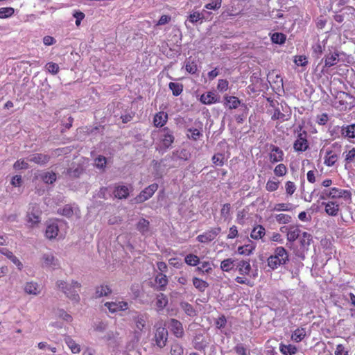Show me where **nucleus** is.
Here are the masks:
<instances>
[{
  "label": "nucleus",
  "instance_id": "52",
  "mask_svg": "<svg viewBox=\"0 0 355 355\" xmlns=\"http://www.w3.org/2000/svg\"><path fill=\"white\" fill-rule=\"evenodd\" d=\"M293 209V205L291 203H277L275 205L273 210L277 211H290Z\"/></svg>",
  "mask_w": 355,
  "mask_h": 355
},
{
  "label": "nucleus",
  "instance_id": "23",
  "mask_svg": "<svg viewBox=\"0 0 355 355\" xmlns=\"http://www.w3.org/2000/svg\"><path fill=\"white\" fill-rule=\"evenodd\" d=\"M241 105V101L234 96H226L224 97V105L230 110L236 109Z\"/></svg>",
  "mask_w": 355,
  "mask_h": 355
},
{
  "label": "nucleus",
  "instance_id": "11",
  "mask_svg": "<svg viewBox=\"0 0 355 355\" xmlns=\"http://www.w3.org/2000/svg\"><path fill=\"white\" fill-rule=\"evenodd\" d=\"M329 195L332 200L343 198L349 203L352 202V193L349 190L332 187L329 189Z\"/></svg>",
  "mask_w": 355,
  "mask_h": 355
},
{
  "label": "nucleus",
  "instance_id": "63",
  "mask_svg": "<svg viewBox=\"0 0 355 355\" xmlns=\"http://www.w3.org/2000/svg\"><path fill=\"white\" fill-rule=\"evenodd\" d=\"M228 85H229V83L227 80L220 79L218 81L217 89L221 92H225L228 89Z\"/></svg>",
  "mask_w": 355,
  "mask_h": 355
},
{
  "label": "nucleus",
  "instance_id": "43",
  "mask_svg": "<svg viewBox=\"0 0 355 355\" xmlns=\"http://www.w3.org/2000/svg\"><path fill=\"white\" fill-rule=\"evenodd\" d=\"M169 89L172 91L173 95L178 96L183 92V85L178 83L171 82L168 84Z\"/></svg>",
  "mask_w": 355,
  "mask_h": 355
},
{
  "label": "nucleus",
  "instance_id": "28",
  "mask_svg": "<svg viewBox=\"0 0 355 355\" xmlns=\"http://www.w3.org/2000/svg\"><path fill=\"white\" fill-rule=\"evenodd\" d=\"M298 239L300 248L304 250L306 249L311 244V241H312V236L309 233L306 232H303L300 234Z\"/></svg>",
  "mask_w": 355,
  "mask_h": 355
},
{
  "label": "nucleus",
  "instance_id": "35",
  "mask_svg": "<svg viewBox=\"0 0 355 355\" xmlns=\"http://www.w3.org/2000/svg\"><path fill=\"white\" fill-rule=\"evenodd\" d=\"M192 282L193 286L198 291L202 293L204 292L209 286V284L206 281L198 277H193Z\"/></svg>",
  "mask_w": 355,
  "mask_h": 355
},
{
  "label": "nucleus",
  "instance_id": "41",
  "mask_svg": "<svg viewBox=\"0 0 355 355\" xmlns=\"http://www.w3.org/2000/svg\"><path fill=\"white\" fill-rule=\"evenodd\" d=\"M342 135L345 137L355 138V124H351L345 127H343Z\"/></svg>",
  "mask_w": 355,
  "mask_h": 355
},
{
  "label": "nucleus",
  "instance_id": "3",
  "mask_svg": "<svg viewBox=\"0 0 355 355\" xmlns=\"http://www.w3.org/2000/svg\"><path fill=\"white\" fill-rule=\"evenodd\" d=\"M354 106L355 98L353 96L345 92H339L337 93L334 102V107L336 110L339 111H346L351 110Z\"/></svg>",
  "mask_w": 355,
  "mask_h": 355
},
{
  "label": "nucleus",
  "instance_id": "64",
  "mask_svg": "<svg viewBox=\"0 0 355 355\" xmlns=\"http://www.w3.org/2000/svg\"><path fill=\"white\" fill-rule=\"evenodd\" d=\"M334 354L335 355H349V351L346 349L343 345L338 344L336 345Z\"/></svg>",
  "mask_w": 355,
  "mask_h": 355
},
{
  "label": "nucleus",
  "instance_id": "15",
  "mask_svg": "<svg viewBox=\"0 0 355 355\" xmlns=\"http://www.w3.org/2000/svg\"><path fill=\"white\" fill-rule=\"evenodd\" d=\"M324 61V68H329L337 64L339 61V53L336 50L330 51L326 54L323 58Z\"/></svg>",
  "mask_w": 355,
  "mask_h": 355
},
{
  "label": "nucleus",
  "instance_id": "17",
  "mask_svg": "<svg viewBox=\"0 0 355 355\" xmlns=\"http://www.w3.org/2000/svg\"><path fill=\"white\" fill-rule=\"evenodd\" d=\"M162 132L164 133L162 139V144L166 148H168L174 142L175 137L171 130L167 127L164 128Z\"/></svg>",
  "mask_w": 355,
  "mask_h": 355
},
{
  "label": "nucleus",
  "instance_id": "4",
  "mask_svg": "<svg viewBox=\"0 0 355 355\" xmlns=\"http://www.w3.org/2000/svg\"><path fill=\"white\" fill-rule=\"evenodd\" d=\"M58 288H61L64 294L71 300L78 302L80 297L77 289H80V284L78 282H73L69 285L63 281H59L57 283Z\"/></svg>",
  "mask_w": 355,
  "mask_h": 355
},
{
  "label": "nucleus",
  "instance_id": "54",
  "mask_svg": "<svg viewBox=\"0 0 355 355\" xmlns=\"http://www.w3.org/2000/svg\"><path fill=\"white\" fill-rule=\"evenodd\" d=\"M15 9L12 7H5L0 8V19L8 18L13 15Z\"/></svg>",
  "mask_w": 355,
  "mask_h": 355
},
{
  "label": "nucleus",
  "instance_id": "49",
  "mask_svg": "<svg viewBox=\"0 0 355 355\" xmlns=\"http://www.w3.org/2000/svg\"><path fill=\"white\" fill-rule=\"evenodd\" d=\"M275 220L279 224H288L291 221V216L286 214H278L275 216Z\"/></svg>",
  "mask_w": 355,
  "mask_h": 355
},
{
  "label": "nucleus",
  "instance_id": "31",
  "mask_svg": "<svg viewBox=\"0 0 355 355\" xmlns=\"http://www.w3.org/2000/svg\"><path fill=\"white\" fill-rule=\"evenodd\" d=\"M64 342L73 354H78L80 352V345L76 343L70 336H66L64 338Z\"/></svg>",
  "mask_w": 355,
  "mask_h": 355
},
{
  "label": "nucleus",
  "instance_id": "47",
  "mask_svg": "<svg viewBox=\"0 0 355 355\" xmlns=\"http://www.w3.org/2000/svg\"><path fill=\"white\" fill-rule=\"evenodd\" d=\"M185 263L191 266H196L200 263L199 257L193 254H189L184 258Z\"/></svg>",
  "mask_w": 355,
  "mask_h": 355
},
{
  "label": "nucleus",
  "instance_id": "26",
  "mask_svg": "<svg viewBox=\"0 0 355 355\" xmlns=\"http://www.w3.org/2000/svg\"><path fill=\"white\" fill-rule=\"evenodd\" d=\"M256 245L250 241V243L238 248V253L241 255L249 256L253 253Z\"/></svg>",
  "mask_w": 355,
  "mask_h": 355
},
{
  "label": "nucleus",
  "instance_id": "50",
  "mask_svg": "<svg viewBox=\"0 0 355 355\" xmlns=\"http://www.w3.org/2000/svg\"><path fill=\"white\" fill-rule=\"evenodd\" d=\"M185 69L188 73L191 74L196 73L198 71V65L196 61L191 60H187L185 64Z\"/></svg>",
  "mask_w": 355,
  "mask_h": 355
},
{
  "label": "nucleus",
  "instance_id": "37",
  "mask_svg": "<svg viewBox=\"0 0 355 355\" xmlns=\"http://www.w3.org/2000/svg\"><path fill=\"white\" fill-rule=\"evenodd\" d=\"M40 176L41 180L46 184H53L56 181L57 179L55 173L53 171L44 172L40 174Z\"/></svg>",
  "mask_w": 355,
  "mask_h": 355
},
{
  "label": "nucleus",
  "instance_id": "61",
  "mask_svg": "<svg viewBox=\"0 0 355 355\" xmlns=\"http://www.w3.org/2000/svg\"><path fill=\"white\" fill-rule=\"evenodd\" d=\"M231 212V205L230 203H225L223 205L220 209V215L225 219L230 217Z\"/></svg>",
  "mask_w": 355,
  "mask_h": 355
},
{
  "label": "nucleus",
  "instance_id": "14",
  "mask_svg": "<svg viewBox=\"0 0 355 355\" xmlns=\"http://www.w3.org/2000/svg\"><path fill=\"white\" fill-rule=\"evenodd\" d=\"M110 312L116 313L121 311H125L128 309V304L125 301L107 302L105 304Z\"/></svg>",
  "mask_w": 355,
  "mask_h": 355
},
{
  "label": "nucleus",
  "instance_id": "56",
  "mask_svg": "<svg viewBox=\"0 0 355 355\" xmlns=\"http://www.w3.org/2000/svg\"><path fill=\"white\" fill-rule=\"evenodd\" d=\"M170 352L171 355H183L184 349L180 344L174 343L171 345Z\"/></svg>",
  "mask_w": 355,
  "mask_h": 355
},
{
  "label": "nucleus",
  "instance_id": "5",
  "mask_svg": "<svg viewBox=\"0 0 355 355\" xmlns=\"http://www.w3.org/2000/svg\"><path fill=\"white\" fill-rule=\"evenodd\" d=\"M297 136L293 144V148L297 152H304L309 148V142L307 140V132L302 130V126L300 125L297 130Z\"/></svg>",
  "mask_w": 355,
  "mask_h": 355
},
{
  "label": "nucleus",
  "instance_id": "57",
  "mask_svg": "<svg viewBox=\"0 0 355 355\" xmlns=\"http://www.w3.org/2000/svg\"><path fill=\"white\" fill-rule=\"evenodd\" d=\"M279 186V181H275L273 180H268L266 184V189L269 192H273L278 189Z\"/></svg>",
  "mask_w": 355,
  "mask_h": 355
},
{
  "label": "nucleus",
  "instance_id": "38",
  "mask_svg": "<svg viewBox=\"0 0 355 355\" xmlns=\"http://www.w3.org/2000/svg\"><path fill=\"white\" fill-rule=\"evenodd\" d=\"M137 330L135 334H140L146 327V320L144 316L138 315L135 318Z\"/></svg>",
  "mask_w": 355,
  "mask_h": 355
},
{
  "label": "nucleus",
  "instance_id": "13",
  "mask_svg": "<svg viewBox=\"0 0 355 355\" xmlns=\"http://www.w3.org/2000/svg\"><path fill=\"white\" fill-rule=\"evenodd\" d=\"M339 153L340 151L336 152L333 149L327 148L324 157V164L328 167L333 166L338 159Z\"/></svg>",
  "mask_w": 355,
  "mask_h": 355
},
{
  "label": "nucleus",
  "instance_id": "8",
  "mask_svg": "<svg viewBox=\"0 0 355 355\" xmlns=\"http://www.w3.org/2000/svg\"><path fill=\"white\" fill-rule=\"evenodd\" d=\"M221 228L220 227H216L214 228H211L207 231L205 232L202 234L198 235L196 237V240L202 243H207L214 241L218 235L220 233Z\"/></svg>",
  "mask_w": 355,
  "mask_h": 355
},
{
  "label": "nucleus",
  "instance_id": "55",
  "mask_svg": "<svg viewBox=\"0 0 355 355\" xmlns=\"http://www.w3.org/2000/svg\"><path fill=\"white\" fill-rule=\"evenodd\" d=\"M212 162L216 166H222L225 162V155L223 153H216L212 157Z\"/></svg>",
  "mask_w": 355,
  "mask_h": 355
},
{
  "label": "nucleus",
  "instance_id": "20",
  "mask_svg": "<svg viewBox=\"0 0 355 355\" xmlns=\"http://www.w3.org/2000/svg\"><path fill=\"white\" fill-rule=\"evenodd\" d=\"M200 101L204 105H211L218 103L220 99L214 92H208L200 96Z\"/></svg>",
  "mask_w": 355,
  "mask_h": 355
},
{
  "label": "nucleus",
  "instance_id": "60",
  "mask_svg": "<svg viewBox=\"0 0 355 355\" xmlns=\"http://www.w3.org/2000/svg\"><path fill=\"white\" fill-rule=\"evenodd\" d=\"M107 164V159L103 155H99L95 159V165L97 168L104 169Z\"/></svg>",
  "mask_w": 355,
  "mask_h": 355
},
{
  "label": "nucleus",
  "instance_id": "40",
  "mask_svg": "<svg viewBox=\"0 0 355 355\" xmlns=\"http://www.w3.org/2000/svg\"><path fill=\"white\" fill-rule=\"evenodd\" d=\"M40 211L37 209L35 211L34 209L33 211L28 214V222L31 223L32 225H36L40 221Z\"/></svg>",
  "mask_w": 355,
  "mask_h": 355
},
{
  "label": "nucleus",
  "instance_id": "10",
  "mask_svg": "<svg viewBox=\"0 0 355 355\" xmlns=\"http://www.w3.org/2000/svg\"><path fill=\"white\" fill-rule=\"evenodd\" d=\"M282 232H286V239L288 242L293 243L300 237L302 233L300 227L297 225H290L288 227L283 226L280 228Z\"/></svg>",
  "mask_w": 355,
  "mask_h": 355
},
{
  "label": "nucleus",
  "instance_id": "44",
  "mask_svg": "<svg viewBox=\"0 0 355 355\" xmlns=\"http://www.w3.org/2000/svg\"><path fill=\"white\" fill-rule=\"evenodd\" d=\"M288 168L284 164H278L274 168V175L277 177H284L286 175Z\"/></svg>",
  "mask_w": 355,
  "mask_h": 355
},
{
  "label": "nucleus",
  "instance_id": "62",
  "mask_svg": "<svg viewBox=\"0 0 355 355\" xmlns=\"http://www.w3.org/2000/svg\"><path fill=\"white\" fill-rule=\"evenodd\" d=\"M46 69L51 74L55 75L58 73L60 68L58 64L50 62L46 64Z\"/></svg>",
  "mask_w": 355,
  "mask_h": 355
},
{
  "label": "nucleus",
  "instance_id": "16",
  "mask_svg": "<svg viewBox=\"0 0 355 355\" xmlns=\"http://www.w3.org/2000/svg\"><path fill=\"white\" fill-rule=\"evenodd\" d=\"M169 328L177 338H182L184 335L182 324L176 319H171Z\"/></svg>",
  "mask_w": 355,
  "mask_h": 355
},
{
  "label": "nucleus",
  "instance_id": "24",
  "mask_svg": "<svg viewBox=\"0 0 355 355\" xmlns=\"http://www.w3.org/2000/svg\"><path fill=\"white\" fill-rule=\"evenodd\" d=\"M155 282L157 284V290L164 291L166 288L168 280L166 275L160 272L156 275Z\"/></svg>",
  "mask_w": 355,
  "mask_h": 355
},
{
  "label": "nucleus",
  "instance_id": "7",
  "mask_svg": "<svg viewBox=\"0 0 355 355\" xmlns=\"http://www.w3.org/2000/svg\"><path fill=\"white\" fill-rule=\"evenodd\" d=\"M158 189V184L153 183L143 189L134 199L137 204L142 203L150 199Z\"/></svg>",
  "mask_w": 355,
  "mask_h": 355
},
{
  "label": "nucleus",
  "instance_id": "27",
  "mask_svg": "<svg viewBox=\"0 0 355 355\" xmlns=\"http://www.w3.org/2000/svg\"><path fill=\"white\" fill-rule=\"evenodd\" d=\"M266 234V230L261 225H257L252 229L250 237L254 240L262 239Z\"/></svg>",
  "mask_w": 355,
  "mask_h": 355
},
{
  "label": "nucleus",
  "instance_id": "6",
  "mask_svg": "<svg viewBox=\"0 0 355 355\" xmlns=\"http://www.w3.org/2000/svg\"><path fill=\"white\" fill-rule=\"evenodd\" d=\"M155 327L154 340L157 347L163 348L166 345L168 340V331L162 322L156 324Z\"/></svg>",
  "mask_w": 355,
  "mask_h": 355
},
{
  "label": "nucleus",
  "instance_id": "33",
  "mask_svg": "<svg viewBox=\"0 0 355 355\" xmlns=\"http://www.w3.org/2000/svg\"><path fill=\"white\" fill-rule=\"evenodd\" d=\"M200 266H198L197 268H196V270L198 272H199L201 274H210L213 271V263L208 261H202L200 262Z\"/></svg>",
  "mask_w": 355,
  "mask_h": 355
},
{
  "label": "nucleus",
  "instance_id": "48",
  "mask_svg": "<svg viewBox=\"0 0 355 355\" xmlns=\"http://www.w3.org/2000/svg\"><path fill=\"white\" fill-rule=\"evenodd\" d=\"M271 119L273 121L279 120L281 123L284 122L288 119V118L282 113L279 108H276L274 110Z\"/></svg>",
  "mask_w": 355,
  "mask_h": 355
},
{
  "label": "nucleus",
  "instance_id": "46",
  "mask_svg": "<svg viewBox=\"0 0 355 355\" xmlns=\"http://www.w3.org/2000/svg\"><path fill=\"white\" fill-rule=\"evenodd\" d=\"M168 304V298L163 294L159 293L157 296L156 306L159 310H162Z\"/></svg>",
  "mask_w": 355,
  "mask_h": 355
},
{
  "label": "nucleus",
  "instance_id": "2",
  "mask_svg": "<svg viewBox=\"0 0 355 355\" xmlns=\"http://www.w3.org/2000/svg\"><path fill=\"white\" fill-rule=\"evenodd\" d=\"M289 261V255L288 251L282 246L277 247L271 254L267 259L268 266L275 270L281 266L286 264Z\"/></svg>",
  "mask_w": 355,
  "mask_h": 355
},
{
  "label": "nucleus",
  "instance_id": "42",
  "mask_svg": "<svg viewBox=\"0 0 355 355\" xmlns=\"http://www.w3.org/2000/svg\"><path fill=\"white\" fill-rule=\"evenodd\" d=\"M181 309L184 311V313L191 317H194L196 315V311L193 307L191 304L187 302H182L180 303Z\"/></svg>",
  "mask_w": 355,
  "mask_h": 355
},
{
  "label": "nucleus",
  "instance_id": "59",
  "mask_svg": "<svg viewBox=\"0 0 355 355\" xmlns=\"http://www.w3.org/2000/svg\"><path fill=\"white\" fill-rule=\"evenodd\" d=\"M203 15L199 12H193L189 16V20L192 24H196L198 21L203 19Z\"/></svg>",
  "mask_w": 355,
  "mask_h": 355
},
{
  "label": "nucleus",
  "instance_id": "36",
  "mask_svg": "<svg viewBox=\"0 0 355 355\" xmlns=\"http://www.w3.org/2000/svg\"><path fill=\"white\" fill-rule=\"evenodd\" d=\"M280 352L284 355H293L295 354L297 352V347L291 344L284 345L280 344L279 345Z\"/></svg>",
  "mask_w": 355,
  "mask_h": 355
},
{
  "label": "nucleus",
  "instance_id": "29",
  "mask_svg": "<svg viewBox=\"0 0 355 355\" xmlns=\"http://www.w3.org/2000/svg\"><path fill=\"white\" fill-rule=\"evenodd\" d=\"M0 253L5 255L9 259L17 268L21 270L22 268V263L21 261L13 254V253L8 249L3 248L0 249Z\"/></svg>",
  "mask_w": 355,
  "mask_h": 355
},
{
  "label": "nucleus",
  "instance_id": "9",
  "mask_svg": "<svg viewBox=\"0 0 355 355\" xmlns=\"http://www.w3.org/2000/svg\"><path fill=\"white\" fill-rule=\"evenodd\" d=\"M268 158L270 163L274 164L284 160V153L277 146L270 144L269 146Z\"/></svg>",
  "mask_w": 355,
  "mask_h": 355
},
{
  "label": "nucleus",
  "instance_id": "39",
  "mask_svg": "<svg viewBox=\"0 0 355 355\" xmlns=\"http://www.w3.org/2000/svg\"><path fill=\"white\" fill-rule=\"evenodd\" d=\"M58 214L67 218H71L74 214V209L71 205L67 204L63 208L59 209Z\"/></svg>",
  "mask_w": 355,
  "mask_h": 355
},
{
  "label": "nucleus",
  "instance_id": "22",
  "mask_svg": "<svg viewBox=\"0 0 355 355\" xmlns=\"http://www.w3.org/2000/svg\"><path fill=\"white\" fill-rule=\"evenodd\" d=\"M113 194L118 199H126L129 196L130 191L128 187L119 185L114 187Z\"/></svg>",
  "mask_w": 355,
  "mask_h": 355
},
{
  "label": "nucleus",
  "instance_id": "19",
  "mask_svg": "<svg viewBox=\"0 0 355 355\" xmlns=\"http://www.w3.org/2000/svg\"><path fill=\"white\" fill-rule=\"evenodd\" d=\"M50 156L43 153H35L31 155L28 161L39 165H44L50 160Z\"/></svg>",
  "mask_w": 355,
  "mask_h": 355
},
{
  "label": "nucleus",
  "instance_id": "45",
  "mask_svg": "<svg viewBox=\"0 0 355 355\" xmlns=\"http://www.w3.org/2000/svg\"><path fill=\"white\" fill-rule=\"evenodd\" d=\"M112 293L111 288L107 285H101L96 288V297L106 296Z\"/></svg>",
  "mask_w": 355,
  "mask_h": 355
},
{
  "label": "nucleus",
  "instance_id": "51",
  "mask_svg": "<svg viewBox=\"0 0 355 355\" xmlns=\"http://www.w3.org/2000/svg\"><path fill=\"white\" fill-rule=\"evenodd\" d=\"M150 223L145 218H141L137 223V228L142 234L148 231Z\"/></svg>",
  "mask_w": 355,
  "mask_h": 355
},
{
  "label": "nucleus",
  "instance_id": "21",
  "mask_svg": "<svg viewBox=\"0 0 355 355\" xmlns=\"http://www.w3.org/2000/svg\"><path fill=\"white\" fill-rule=\"evenodd\" d=\"M187 137L189 139L196 141L203 136L202 125L199 128H190L187 130Z\"/></svg>",
  "mask_w": 355,
  "mask_h": 355
},
{
  "label": "nucleus",
  "instance_id": "18",
  "mask_svg": "<svg viewBox=\"0 0 355 355\" xmlns=\"http://www.w3.org/2000/svg\"><path fill=\"white\" fill-rule=\"evenodd\" d=\"M168 114L164 111L156 113L153 117V125L157 128L164 127L168 121Z\"/></svg>",
  "mask_w": 355,
  "mask_h": 355
},
{
  "label": "nucleus",
  "instance_id": "53",
  "mask_svg": "<svg viewBox=\"0 0 355 355\" xmlns=\"http://www.w3.org/2000/svg\"><path fill=\"white\" fill-rule=\"evenodd\" d=\"M286 37L284 33H275L271 36V40L273 43L282 44L286 41Z\"/></svg>",
  "mask_w": 355,
  "mask_h": 355
},
{
  "label": "nucleus",
  "instance_id": "12",
  "mask_svg": "<svg viewBox=\"0 0 355 355\" xmlns=\"http://www.w3.org/2000/svg\"><path fill=\"white\" fill-rule=\"evenodd\" d=\"M322 205L324 207L325 213L330 216H336L340 211V205L334 200L322 202Z\"/></svg>",
  "mask_w": 355,
  "mask_h": 355
},
{
  "label": "nucleus",
  "instance_id": "30",
  "mask_svg": "<svg viewBox=\"0 0 355 355\" xmlns=\"http://www.w3.org/2000/svg\"><path fill=\"white\" fill-rule=\"evenodd\" d=\"M59 232V227L57 223H53L47 225L46 229V236L49 239H55Z\"/></svg>",
  "mask_w": 355,
  "mask_h": 355
},
{
  "label": "nucleus",
  "instance_id": "58",
  "mask_svg": "<svg viewBox=\"0 0 355 355\" xmlns=\"http://www.w3.org/2000/svg\"><path fill=\"white\" fill-rule=\"evenodd\" d=\"M285 190L287 196H291L296 191L295 184L292 181L286 182Z\"/></svg>",
  "mask_w": 355,
  "mask_h": 355
},
{
  "label": "nucleus",
  "instance_id": "34",
  "mask_svg": "<svg viewBox=\"0 0 355 355\" xmlns=\"http://www.w3.org/2000/svg\"><path fill=\"white\" fill-rule=\"evenodd\" d=\"M306 336L304 328H297L291 335V339L296 343L302 341Z\"/></svg>",
  "mask_w": 355,
  "mask_h": 355
},
{
  "label": "nucleus",
  "instance_id": "1",
  "mask_svg": "<svg viewBox=\"0 0 355 355\" xmlns=\"http://www.w3.org/2000/svg\"><path fill=\"white\" fill-rule=\"evenodd\" d=\"M236 270L240 275L234 280L240 284H245L250 287L254 286V283L249 279L252 271V267L249 260H240L236 263Z\"/></svg>",
  "mask_w": 355,
  "mask_h": 355
},
{
  "label": "nucleus",
  "instance_id": "32",
  "mask_svg": "<svg viewBox=\"0 0 355 355\" xmlns=\"http://www.w3.org/2000/svg\"><path fill=\"white\" fill-rule=\"evenodd\" d=\"M236 260L232 258H227L224 259L220 263V269L223 272H230L231 270L234 269V267L236 266Z\"/></svg>",
  "mask_w": 355,
  "mask_h": 355
},
{
  "label": "nucleus",
  "instance_id": "25",
  "mask_svg": "<svg viewBox=\"0 0 355 355\" xmlns=\"http://www.w3.org/2000/svg\"><path fill=\"white\" fill-rule=\"evenodd\" d=\"M24 291L28 295H37L40 293V287L34 282H27L24 286Z\"/></svg>",
  "mask_w": 355,
  "mask_h": 355
}]
</instances>
